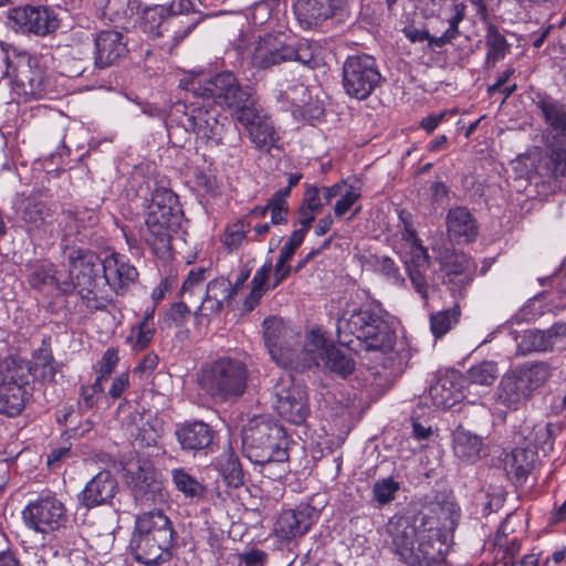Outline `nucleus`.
Segmentation results:
<instances>
[{"instance_id": "24", "label": "nucleus", "mask_w": 566, "mask_h": 566, "mask_svg": "<svg viewBox=\"0 0 566 566\" xmlns=\"http://www.w3.org/2000/svg\"><path fill=\"white\" fill-rule=\"evenodd\" d=\"M29 381L19 375V369L0 371V413L8 417L19 415L25 402L24 385Z\"/></svg>"}, {"instance_id": "59", "label": "nucleus", "mask_w": 566, "mask_h": 566, "mask_svg": "<svg viewBox=\"0 0 566 566\" xmlns=\"http://www.w3.org/2000/svg\"><path fill=\"white\" fill-rule=\"evenodd\" d=\"M266 554L263 551L253 549L239 555L237 566H264Z\"/></svg>"}, {"instance_id": "3", "label": "nucleus", "mask_w": 566, "mask_h": 566, "mask_svg": "<svg viewBox=\"0 0 566 566\" xmlns=\"http://www.w3.org/2000/svg\"><path fill=\"white\" fill-rule=\"evenodd\" d=\"M174 530L168 516L155 509L136 516L129 541L134 559L146 566H158L171 557Z\"/></svg>"}, {"instance_id": "41", "label": "nucleus", "mask_w": 566, "mask_h": 566, "mask_svg": "<svg viewBox=\"0 0 566 566\" xmlns=\"http://www.w3.org/2000/svg\"><path fill=\"white\" fill-rule=\"evenodd\" d=\"M429 394L433 405L438 408H450L461 398V394L454 389L453 381L448 377L433 384Z\"/></svg>"}, {"instance_id": "37", "label": "nucleus", "mask_w": 566, "mask_h": 566, "mask_svg": "<svg viewBox=\"0 0 566 566\" xmlns=\"http://www.w3.org/2000/svg\"><path fill=\"white\" fill-rule=\"evenodd\" d=\"M482 447V438L463 427L460 426L453 431V451L462 461L473 463L479 460Z\"/></svg>"}, {"instance_id": "33", "label": "nucleus", "mask_w": 566, "mask_h": 566, "mask_svg": "<svg viewBox=\"0 0 566 566\" xmlns=\"http://www.w3.org/2000/svg\"><path fill=\"white\" fill-rule=\"evenodd\" d=\"M176 437L184 450L199 451L208 449L214 440L216 432L203 421H193L179 426Z\"/></svg>"}, {"instance_id": "20", "label": "nucleus", "mask_w": 566, "mask_h": 566, "mask_svg": "<svg viewBox=\"0 0 566 566\" xmlns=\"http://www.w3.org/2000/svg\"><path fill=\"white\" fill-rule=\"evenodd\" d=\"M192 3L189 0H174L161 35L165 48H172L184 40L200 22L195 12L189 14Z\"/></svg>"}, {"instance_id": "60", "label": "nucleus", "mask_w": 566, "mask_h": 566, "mask_svg": "<svg viewBox=\"0 0 566 566\" xmlns=\"http://www.w3.org/2000/svg\"><path fill=\"white\" fill-rule=\"evenodd\" d=\"M303 208L317 212L322 207L319 189L315 186H308L303 197Z\"/></svg>"}, {"instance_id": "63", "label": "nucleus", "mask_w": 566, "mask_h": 566, "mask_svg": "<svg viewBox=\"0 0 566 566\" xmlns=\"http://www.w3.org/2000/svg\"><path fill=\"white\" fill-rule=\"evenodd\" d=\"M157 364H158L157 355L149 353L143 358V360L135 368V373H139L142 376L144 374H150L156 368Z\"/></svg>"}, {"instance_id": "62", "label": "nucleus", "mask_w": 566, "mask_h": 566, "mask_svg": "<svg viewBox=\"0 0 566 566\" xmlns=\"http://www.w3.org/2000/svg\"><path fill=\"white\" fill-rule=\"evenodd\" d=\"M289 260L279 256L275 270H274V283L272 287L277 286L283 280H285L291 272L290 265H287Z\"/></svg>"}, {"instance_id": "16", "label": "nucleus", "mask_w": 566, "mask_h": 566, "mask_svg": "<svg viewBox=\"0 0 566 566\" xmlns=\"http://www.w3.org/2000/svg\"><path fill=\"white\" fill-rule=\"evenodd\" d=\"M25 525L42 534L60 530L67 522L66 509L55 496H41L22 511Z\"/></svg>"}, {"instance_id": "23", "label": "nucleus", "mask_w": 566, "mask_h": 566, "mask_svg": "<svg viewBox=\"0 0 566 566\" xmlns=\"http://www.w3.org/2000/svg\"><path fill=\"white\" fill-rule=\"evenodd\" d=\"M465 4L453 2L448 9L432 18L428 25L430 31V48H442L459 34V23L464 19Z\"/></svg>"}, {"instance_id": "42", "label": "nucleus", "mask_w": 566, "mask_h": 566, "mask_svg": "<svg viewBox=\"0 0 566 566\" xmlns=\"http://www.w3.org/2000/svg\"><path fill=\"white\" fill-rule=\"evenodd\" d=\"M219 467L221 475L229 486L239 488L243 484V470L239 458L231 450L222 453Z\"/></svg>"}, {"instance_id": "22", "label": "nucleus", "mask_w": 566, "mask_h": 566, "mask_svg": "<svg viewBox=\"0 0 566 566\" xmlns=\"http://www.w3.org/2000/svg\"><path fill=\"white\" fill-rule=\"evenodd\" d=\"M9 19L23 33L44 36L59 28L56 14L46 7H19L11 10Z\"/></svg>"}, {"instance_id": "61", "label": "nucleus", "mask_w": 566, "mask_h": 566, "mask_svg": "<svg viewBox=\"0 0 566 566\" xmlns=\"http://www.w3.org/2000/svg\"><path fill=\"white\" fill-rule=\"evenodd\" d=\"M128 386H129L128 374H125V373L120 374L119 376L114 378L112 386L108 390V395L112 398L117 399L128 388Z\"/></svg>"}, {"instance_id": "7", "label": "nucleus", "mask_w": 566, "mask_h": 566, "mask_svg": "<svg viewBox=\"0 0 566 566\" xmlns=\"http://www.w3.org/2000/svg\"><path fill=\"white\" fill-rule=\"evenodd\" d=\"M548 364L539 361L525 364L506 371L496 388V401L502 406L518 410L532 398L551 377Z\"/></svg>"}, {"instance_id": "11", "label": "nucleus", "mask_w": 566, "mask_h": 566, "mask_svg": "<svg viewBox=\"0 0 566 566\" xmlns=\"http://www.w3.org/2000/svg\"><path fill=\"white\" fill-rule=\"evenodd\" d=\"M290 61L313 67L315 59L311 44H287L283 34H266L255 44L251 55V64L261 70Z\"/></svg>"}, {"instance_id": "1", "label": "nucleus", "mask_w": 566, "mask_h": 566, "mask_svg": "<svg viewBox=\"0 0 566 566\" xmlns=\"http://www.w3.org/2000/svg\"><path fill=\"white\" fill-rule=\"evenodd\" d=\"M395 553L408 565L431 566L444 560L448 535L437 518L395 515L387 524Z\"/></svg>"}, {"instance_id": "50", "label": "nucleus", "mask_w": 566, "mask_h": 566, "mask_svg": "<svg viewBox=\"0 0 566 566\" xmlns=\"http://www.w3.org/2000/svg\"><path fill=\"white\" fill-rule=\"evenodd\" d=\"M459 311L457 308L441 311L430 316V328L434 337L439 338L448 333L458 322Z\"/></svg>"}, {"instance_id": "25", "label": "nucleus", "mask_w": 566, "mask_h": 566, "mask_svg": "<svg viewBox=\"0 0 566 566\" xmlns=\"http://www.w3.org/2000/svg\"><path fill=\"white\" fill-rule=\"evenodd\" d=\"M15 71L17 81L25 95L32 97L42 96L46 87V77L38 56L25 52L19 54Z\"/></svg>"}, {"instance_id": "2", "label": "nucleus", "mask_w": 566, "mask_h": 566, "mask_svg": "<svg viewBox=\"0 0 566 566\" xmlns=\"http://www.w3.org/2000/svg\"><path fill=\"white\" fill-rule=\"evenodd\" d=\"M294 337V331L283 318L271 316L263 321V339L271 359L284 369H311L314 354L322 345L321 331L311 329L297 344Z\"/></svg>"}, {"instance_id": "4", "label": "nucleus", "mask_w": 566, "mask_h": 566, "mask_svg": "<svg viewBox=\"0 0 566 566\" xmlns=\"http://www.w3.org/2000/svg\"><path fill=\"white\" fill-rule=\"evenodd\" d=\"M250 379L245 360L221 355L201 365L196 381L200 390L214 402H228L242 397Z\"/></svg>"}, {"instance_id": "30", "label": "nucleus", "mask_w": 566, "mask_h": 566, "mask_svg": "<svg viewBox=\"0 0 566 566\" xmlns=\"http://www.w3.org/2000/svg\"><path fill=\"white\" fill-rule=\"evenodd\" d=\"M237 294V287L226 277H217L210 281L205 289V295L198 307L200 315H219L224 304H229Z\"/></svg>"}, {"instance_id": "54", "label": "nucleus", "mask_w": 566, "mask_h": 566, "mask_svg": "<svg viewBox=\"0 0 566 566\" xmlns=\"http://www.w3.org/2000/svg\"><path fill=\"white\" fill-rule=\"evenodd\" d=\"M76 412L73 407L65 408L62 417H57V420L63 422L67 429L72 432V436H83L88 432L93 427V421L86 420L83 426H76Z\"/></svg>"}, {"instance_id": "40", "label": "nucleus", "mask_w": 566, "mask_h": 566, "mask_svg": "<svg viewBox=\"0 0 566 566\" xmlns=\"http://www.w3.org/2000/svg\"><path fill=\"white\" fill-rule=\"evenodd\" d=\"M271 271L272 264L266 262L255 272L251 282V291L243 303L245 311H252L259 304L262 295L270 289L268 280Z\"/></svg>"}, {"instance_id": "46", "label": "nucleus", "mask_w": 566, "mask_h": 566, "mask_svg": "<svg viewBox=\"0 0 566 566\" xmlns=\"http://www.w3.org/2000/svg\"><path fill=\"white\" fill-rule=\"evenodd\" d=\"M533 463V454L523 448L514 449L505 459V467L509 472L517 479H524L530 473Z\"/></svg>"}, {"instance_id": "17", "label": "nucleus", "mask_w": 566, "mask_h": 566, "mask_svg": "<svg viewBox=\"0 0 566 566\" xmlns=\"http://www.w3.org/2000/svg\"><path fill=\"white\" fill-rule=\"evenodd\" d=\"M119 420L129 437L139 447H154L158 444L164 431V424L153 412L125 405L119 408Z\"/></svg>"}, {"instance_id": "18", "label": "nucleus", "mask_w": 566, "mask_h": 566, "mask_svg": "<svg viewBox=\"0 0 566 566\" xmlns=\"http://www.w3.org/2000/svg\"><path fill=\"white\" fill-rule=\"evenodd\" d=\"M129 483L136 503L143 507L161 505L167 500V491L155 468L147 461L129 471Z\"/></svg>"}, {"instance_id": "52", "label": "nucleus", "mask_w": 566, "mask_h": 566, "mask_svg": "<svg viewBox=\"0 0 566 566\" xmlns=\"http://www.w3.org/2000/svg\"><path fill=\"white\" fill-rule=\"evenodd\" d=\"M360 198V192L353 186L345 184V189H342L338 199L334 206V213L336 218H342L347 213L353 206Z\"/></svg>"}, {"instance_id": "19", "label": "nucleus", "mask_w": 566, "mask_h": 566, "mask_svg": "<svg viewBox=\"0 0 566 566\" xmlns=\"http://www.w3.org/2000/svg\"><path fill=\"white\" fill-rule=\"evenodd\" d=\"M235 118L245 127L251 142L258 149L269 151L276 147L280 139L279 133L274 128L271 118L259 105L258 99L248 108L241 109Z\"/></svg>"}, {"instance_id": "35", "label": "nucleus", "mask_w": 566, "mask_h": 566, "mask_svg": "<svg viewBox=\"0 0 566 566\" xmlns=\"http://www.w3.org/2000/svg\"><path fill=\"white\" fill-rule=\"evenodd\" d=\"M406 269L408 272L409 280L415 291L423 300L424 304L429 301V277L428 272L430 270V258L427 249H417L413 256L406 262Z\"/></svg>"}, {"instance_id": "55", "label": "nucleus", "mask_w": 566, "mask_h": 566, "mask_svg": "<svg viewBox=\"0 0 566 566\" xmlns=\"http://www.w3.org/2000/svg\"><path fill=\"white\" fill-rule=\"evenodd\" d=\"M375 270L380 274L385 275L389 280L394 282L402 281L399 269L395 264L394 260L388 256H379L375 259L374 263Z\"/></svg>"}, {"instance_id": "39", "label": "nucleus", "mask_w": 566, "mask_h": 566, "mask_svg": "<svg viewBox=\"0 0 566 566\" xmlns=\"http://www.w3.org/2000/svg\"><path fill=\"white\" fill-rule=\"evenodd\" d=\"M168 13L169 8L164 6L146 9L140 22L143 32L147 33L151 39H161Z\"/></svg>"}, {"instance_id": "31", "label": "nucleus", "mask_w": 566, "mask_h": 566, "mask_svg": "<svg viewBox=\"0 0 566 566\" xmlns=\"http://www.w3.org/2000/svg\"><path fill=\"white\" fill-rule=\"evenodd\" d=\"M566 335L564 324H555L546 331L528 329L523 333L517 343V353L527 355L532 352H546Z\"/></svg>"}, {"instance_id": "32", "label": "nucleus", "mask_w": 566, "mask_h": 566, "mask_svg": "<svg viewBox=\"0 0 566 566\" xmlns=\"http://www.w3.org/2000/svg\"><path fill=\"white\" fill-rule=\"evenodd\" d=\"M321 338L322 345L318 346L317 353L314 354L315 363L312 367L323 364L326 369L340 377L350 375L355 369V361L352 356L328 344L322 332Z\"/></svg>"}, {"instance_id": "12", "label": "nucleus", "mask_w": 566, "mask_h": 566, "mask_svg": "<svg viewBox=\"0 0 566 566\" xmlns=\"http://www.w3.org/2000/svg\"><path fill=\"white\" fill-rule=\"evenodd\" d=\"M195 99L210 105L211 101L233 108L235 117L241 109L248 108L256 101L253 90L241 85L231 72H222L210 78L203 86H192Z\"/></svg>"}, {"instance_id": "51", "label": "nucleus", "mask_w": 566, "mask_h": 566, "mask_svg": "<svg viewBox=\"0 0 566 566\" xmlns=\"http://www.w3.org/2000/svg\"><path fill=\"white\" fill-rule=\"evenodd\" d=\"M399 489V483L392 478L380 479L373 486V499L379 506L386 505L395 499Z\"/></svg>"}, {"instance_id": "13", "label": "nucleus", "mask_w": 566, "mask_h": 566, "mask_svg": "<svg viewBox=\"0 0 566 566\" xmlns=\"http://www.w3.org/2000/svg\"><path fill=\"white\" fill-rule=\"evenodd\" d=\"M541 109L554 135L551 151L542 158L538 169L542 175L557 179L566 176V108L556 102L543 101Z\"/></svg>"}, {"instance_id": "15", "label": "nucleus", "mask_w": 566, "mask_h": 566, "mask_svg": "<svg viewBox=\"0 0 566 566\" xmlns=\"http://www.w3.org/2000/svg\"><path fill=\"white\" fill-rule=\"evenodd\" d=\"M381 74L376 60L367 54L350 55L343 65V87L356 99L367 98L380 84Z\"/></svg>"}, {"instance_id": "8", "label": "nucleus", "mask_w": 566, "mask_h": 566, "mask_svg": "<svg viewBox=\"0 0 566 566\" xmlns=\"http://www.w3.org/2000/svg\"><path fill=\"white\" fill-rule=\"evenodd\" d=\"M181 219L177 196L168 189L156 190L146 218L147 242L157 250L170 249L172 233L178 231Z\"/></svg>"}, {"instance_id": "43", "label": "nucleus", "mask_w": 566, "mask_h": 566, "mask_svg": "<svg viewBox=\"0 0 566 566\" xmlns=\"http://www.w3.org/2000/svg\"><path fill=\"white\" fill-rule=\"evenodd\" d=\"M499 376L497 364L491 360H483L471 366L467 370L469 385L490 387Z\"/></svg>"}, {"instance_id": "44", "label": "nucleus", "mask_w": 566, "mask_h": 566, "mask_svg": "<svg viewBox=\"0 0 566 566\" xmlns=\"http://www.w3.org/2000/svg\"><path fill=\"white\" fill-rule=\"evenodd\" d=\"M171 476L176 489L186 497L205 496L206 488L185 469H174Z\"/></svg>"}, {"instance_id": "14", "label": "nucleus", "mask_w": 566, "mask_h": 566, "mask_svg": "<svg viewBox=\"0 0 566 566\" xmlns=\"http://www.w3.org/2000/svg\"><path fill=\"white\" fill-rule=\"evenodd\" d=\"M273 407L281 418L294 423H303L310 415L308 394L306 388L294 380L291 375H282L273 389Z\"/></svg>"}, {"instance_id": "6", "label": "nucleus", "mask_w": 566, "mask_h": 566, "mask_svg": "<svg viewBox=\"0 0 566 566\" xmlns=\"http://www.w3.org/2000/svg\"><path fill=\"white\" fill-rule=\"evenodd\" d=\"M337 333L343 342L347 336H356L368 350L388 352L395 345V333L389 324L368 308L345 312L337 321Z\"/></svg>"}, {"instance_id": "53", "label": "nucleus", "mask_w": 566, "mask_h": 566, "mask_svg": "<svg viewBox=\"0 0 566 566\" xmlns=\"http://www.w3.org/2000/svg\"><path fill=\"white\" fill-rule=\"evenodd\" d=\"M249 224L244 220H239L233 224L229 226L223 235V243L229 249L238 248L243 239L245 238V233L248 231Z\"/></svg>"}, {"instance_id": "45", "label": "nucleus", "mask_w": 566, "mask_h": 566, "mask_svg": "<svg viewBox=\"0 0 566 566\" xmlns=\"http://www.w3.org/2000/svg\"><path fill=\"white\" fill-rule=\"evenodd\" d=\"M485 44L488 46L486 62L492 64L504 59L509 50V44L504 35L501 34L497 28L493 24L488 25Z\"/></svg>"}, {"instance_id": "5", "label": "nucleus", "mask_w": 566, "mask_h": 566, "mask_svg": "<svg viewBox=\"0 0 566 566\" xmlns=\"http://www.w3.org/2000/svg\"><path fill=\"white\" fill-rule=\"evenodd\" d=\"M242 444L247 458L255 464L265 465L287 459L283 427L265 417L249 421L242 432Z\"/></svg>"}, {"instance_id": "10", "label": "nucleus", "mask_w": 566, "mask_h": 566, "mask_svg": "<svg viewBox=\"0 0 566 566\" xmlns=\"http://www.w3.org/2000/svg\"><path fill=\"white\" fill-rule=\"evenodd\" d=\"M70 264V282H63L61 290L72 292L74 290L86 300V305L92 308H101L102 304L96 298L95 287L102 270V260L99 256L84 249H71L66 253Z\"/></svg>"}, {"instance_id": "48", "label": "nucleus", "mask_w": 566, "mask_h": 566, "mask_svg": "<svg viewBox=\"0 0 566 566\" xmlns=\"http://www.w3.org/2000/svg\"><path fill=\"white\" fill-rule=\"evenodd\" d=\"M29 283L33 289H42L45 285H56L60 289L62 283L55 276V270L51 263L36 264L29 274Z\"/></svg>"}, {"instance_id": "58", "label": "nucleus", "mask_w": 566, "mask_h": 566, "mask_svg": "<svg viewBox=\"0 0 566 566\" xmlns=\"http://www.w3.org/2000/svg\"><path fill=\"white\" fill-rule=\"evenodd\" d=\"M118 363V355L114 348H108L102 359L98 361L97 373L102 375V377L109 378L112 373L114 371L116 365Z\"/></svg>"}, {"instance_id": "34", "label": "nucleus", "mask_w": 566, "mask_h": 566, "mask_svg": "<svg viewBox=\"0 0 566 566\" xmlns=\"http://www.w3.org/2000/svg\"><path fill=\"white\" fill-rule=\"evenodd\" d=\"M13 367L19 369V375L22 378H24V371H27L33 379H39L43 382H53L56 374L61 371L62 365L55 361L51 349L42 347L33 355L31 363H24Z\"/></svg>"}, {"instance_id": "47", "label": "nucleus", "mask_w": 566, "mask_h": 566, "mask_svg": "<svg viewBox=\"0 0 566 566\" xmlns=\"http://www.w3.org/2000/svg\"><path fill=\"white\" fill-rule=\"evenodd\" d=\"M50 210L43 202L27 201L22 210V219L28 224V229L39 230L49 222Z\"/></svg>"}, {"instance_id": "27", "label": "nucleus", "mask_w": 566, "mask_h": 566, "mask_svg": "<svg viewBox=\"0 0 566 566\" xmlns=\"http://www.w3.org/2000/svg\"><path fill=\"white\" fill-rule=\"evenodd\" d=\"M344 0H295L293 4L297 21L304 28H313L332 18Z\"/></svg>"}, {"instance_id": "9", "label": "nucleus", "mask_w": 566, "mask_h": 566, "mask_svg": "<svg viewBox=\"0 0 566 566\" xmlns=\"http://www.w3.org/2000/svg\"><path fill=\"white\" fill-rule=\"evenodd\" d=\"M188 102L185 105L184 126L192 130L198 140L208 147H217L226 143L229 134L233 136L234 143L239 139L235 125L221 116L214 107L197 99Z\"/></svg>"}, {"instance_id": "56", "label": "nucleus", "mask_w": 566, "mask_h": 566, "mask_svg": "<svg viewBox=\"0 0 566 566\" xmlns=\"http://www.w3.org/2000/svg\"><path fill=\"white\" fill-rule=\"evenodd\" d=\"M400 218L403 222V229L401 231V239L408 244L410 249V256H413L416 253V250L419 249H426L422 244L420 239L417 235L416 230L412 228L411 222L405 220L402 218V214H400Z\"/></svg>"}, {"instance_id": "28", "label": "nucleus", "mask_w": 566, "mask_h": 566, "mask_svg": "<svg viewBox=\"0 0 566 566\" xmlns=\"http://www.w3.org/2000/svg\"><path fill=\"white\" fill-rule=\"evenodd\" d=\"M94 63L99 69L113 65L127 52L124 36L122 32L116 30H103L98 32L94 36Z\"/></svg>"}, {"instance_id": "29", "label": "nucleus", "mask_w": 566, "mask_h": 566, "mask_svg": "<svg viewBox=\"0 0 566 566\" xmlns=\"http://www.w3.org/2000/svg\"><path fill=\"white\" fill-rule=\"evenodd\" d=\"M117 492L115 476L106 470L98 472L80 493L78 500L86 509L108 503Z\"/></svg>"}, {"instance_id": "26", "label": "nucleus", "mask_w": 566, "mask_h": 566, "mask_svg": "<svg viewBox=\"0 0 566 566\" xmlns=\"http://www.w3.org/2000/svg\"><path fill=\"white\" fill-rule=\"evenodd\" d=\"M102 271L105 282L116 294H123L138 277L135 266L118 253H113L103 260Z\"/></svg>"}, {"instance_id": "38", "label": "nucleus", "mask_w": 566, "mask_h": 566, "mask_svg": "<svg viewBox=\"0 0 566 566\" xmlns=\"http://www.w3.org/2000/svg\"><path fill=\"white\" fill-rule=\"evenodd\" d=\"M205 274L206 270L203 268L191 270L180 289L181 300L189 302L190 305L197 308L205 295Z\"/></svg>"}, {"instance_id": "36", "label": "nucleus", "mask_w": 566, "mask_h": 566, "mask_svg": "<svg viewBox=\"0 0 566 566\" xmlns=\"http://www.w3.org/2000/svg\"><path fill=\"white\" fill-rule=\"evenodd\" d=\"M447 229L450 238L471 241L478 234V226L471 212L464 207L451 208L447 214Z\"/></svg>"}, {"instance_id": "57", "label": "nucleus", "mask_w": 566, "mask_h": 566, "mask_svg": "<svg viewBox=\"0 0 566 566\" xmlns=\"http://www.w3.org/2000/svg\"><path fill=\"white\" fill-rule=\"evenodd\" d=\"M305 238V229H298L295 230L287 242L282 247L280 251V255L283 259L291 260V258L294 255L297 248L302 244L303 240Z\"/></svg>"}, {"instance_id": "21", "label": "nucleus", "mask_w": 566, "mask_h": 566, "mask_svg": "<svg viewBox=\"0 0 566 566\" xmlns=\"http://www.w3.org/2000/svg\"><path fill=\"white\" fill-rule=\"evenodd\" d=\"M318 511L310 504L280 513L274 525L275 535L282 541H295L304 536L318 518Z\"/></svg>"}, {"instance_id": "64", "label": "nucleus", "mask_w": 566, "mask_h": 566, "mask_svg": "<svg viewBox=\"0 0 566 566\" xmlns=\"http://www.w3.org/2000/svg\"><path fill=\"white\" fill-rule=\"evenodd\" d=\"M403 33L411 42H422L424 40L428 41L430 44V31L428 30H420L412 27L405 28Z\"/></svg>"}, {"instance_id": "49", "label": "nucleus", "mask_w": 566, "mask_h": 566, "mask_svg": "<svg viewBox=\"0 0 566 566\" xmlns=\"http://www.w3.org/2000/svg\"><path fill=\"white\" fill-rule=\"evenodd\" d=\"M155 324L138 322L130 328L127 336V343L133 349L143 350L150 344L155 335Z\"/></svg>"}]
</instances>
